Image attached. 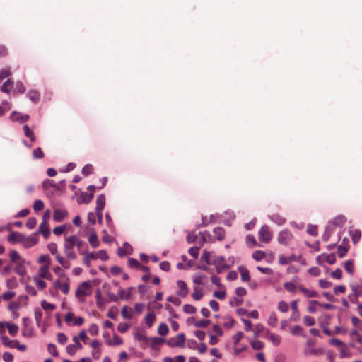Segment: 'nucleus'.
<instances>
[{"instance_id":"21","label":"nucleus","mask_w":362,"mask_h":362,"mask_svg":"<svg viewBox=\"0 0 362 362\" xmlns=\"http://www.w3.org/2000/svg\"><path fill=\"white\" fill-rule=\"evenodd\" d=\"M132 251V247L129 244L125 243L123 247H119L117 250V255L119 257H124L127 254H130Z\"/></svg>"},{"instance_id":"8","label":"nucleus","mask_w":362,"mask_h":362,"mask_svg":"<svg viewBox=\"0 0 362 362\" xmlns=\"http://www.w3.org/2000/svg\"><path fill=\"white\" fill-rule=\"evenodd\" d=\"M211 263L216 267L218 273H221L228 269L227 263L221 256H214Z\"/></svg>"},{"instance_id":"1","label":"nucleus","mask_w":362,"mask_h":362,"mask_svg":"<svg viewBox=\"0 0 362 362\" xmlns=\"http://www.w3.org/2000/svg\"><path fill=\"white\" fill-rule=\"evenodd\" d=\"M92 286L89 281H83L80 284L76 290L75 296L76 298H79L81 302H83L84 300L81 299L85 296H89L92 293Z\"/></svg>"},{"instance_id":"59","label":"nucleus","mask_w":362,"mask_h":362,"mask_svg":"<svg viewBox=\"0 0 362 362\" xmlns=\"http://www.w3.org/2000/svg\"><path fill=\"white\" fill-rule=\"evenodd\" d=\"M15 296V293L11 291H7L1 295V298L4 300H9Z\"/></svg>"},{"instance_id":"16","label":"nucleus","mask_w":362,"mask_h":362,"mask_svg":"<svg viewBox=\"0 0 362 362\" xmlns=\"http://www.w3.org/2000/svg\"><path fill=\"white\" fill-rule=\"evenodd\" d=\"M37 243V236L35 234H33L31 236L25 235L23 242L22 244L25 247H30L36 245Z\"/></svg>"},{"instance_id":"37","label":"nucleus","mask_w":362,"mask_h":362,"mask_svg":"<svg viewBox=\"0 0 362 362\" xmlns=\"http://www.w3.org/2000/svg\"><path fill=\"white\" fill-rule=\"evenodd\" d=\"M303 328L300 325H295L291 328V332L293 335H301L303 337H306L305 334L302 333Z\"/></svg>"},{"instance_id":"19","label":"nucleus","mask_w":362,"mask_h":362,"mask_svg":"<svg viewBox=\"0 0 362 362\" xmlns=\"http://www.w3.org/2000/svg\"><path fill=\"white\" fill-rule=\"evenodd\" d=\"M81 255H83V262L87 267H90L92 260L96 259L95 254L94 252H89L88 250L86 251L85 254H81Z\"/></svg>"},{"instance_id":"49","label":"nucleus","mask_w":362,"mask_h":362,"mask_svg":"<svg viewBox=\"0 0 362 362\" xmlns=\"http://www.w3.org/2000/svg\"><path fill=\"white\" fill-rule=\"evenodd\" d=\"M333 231V227H332L329 224L326 227L325 231L323 235V240L325 241H327Z\"/></svg>"},{"instance_id":"61","label":"nucleus","mask_w":362,"mask_h":362,"mask_svg":"<svg viewBox=\"0 0 362 362\" xmlns=\"http://www.w3.org/2000/svg\"><path fill=\"white\" fill-rule=\"evenodd\" d=\"M37 224V219L35 217H30L26 222V226L29 229H33Z\"/></svg>"},{"instance_id":"9","label":"nucleus","mask_w":362,"mask_h":362,"mask_svg":"<svg viewBox=\"0 0 362 362\" xmlns=\"http://www.w3.org/2000/svg\"><path fill=\"white\" fill-rule=\"evenodd\" d=\"M177 291L176 292L177 295L181 298H185L188 293L189 288L185 281L182 280H178L177 281Z\"/></svg>"},{"instance_id":"39","label":"nucleus","mask_w":362,"mask_h":362,"mask_svg":"<svg viewBox=\"0 0 362 362\" xmlns=\"http://www.w3.org/2000/svg\"><path fill=\"white\" fill-rule=\"evenodd\" d=\"M344 265L346 271L349 274H353L354 272V262L352 260H347L344 262Z\"/></svg>"},{"instance_id":"31","label":"nucleus","mask_w":362,"mask_h":362,"mask_svg":"<svg viewBox=\"0 0 362 362\" xmlns=\"http://www.w3.org/2000/svg\"><path fill=\"white\" fill-rule=\"evenodd\" d=\"M6 325L11 335L15 336L17 334L18 327L16 325L11 322H6Z\"/></svg>"},{"instance_id":"54","label":"nucleus","mask_w":362,"mask_h":362,"mask_svg":"<svg viewBox=\"0 0 362 362\" xmlns=\"http://www.w3.org/2000/svg\"><path fill=\"white\" fill-rule=\"evenodd\" d=\"M41 306L45 310H53L56 308V306L54 304L47 303L46 300H42L41 302Z\"/></svg>"},{"instance_id":"27","label":"nucleus","mask_w":362,"mask_h":362,"mask_svg":"<svg viewBox=\"0 0 362 362\" xmlns=\"http://www.w3.org/2000/svg\"><path fill=\"white\" fill-rule=\"evenodd\" d=\"M239 271L240 272L241 280L243 281H248L250 279L249 272L246 268L240 267Z\"/></svg>"},{"instance_id":"52","label":"nucleus","mask_w":362,"mask_h":362,"mask_svg":"<svg viewBox=\"0 0 362 362\" xmlns=\"http://www.w3.org/2000/svg\"><path fill=\"white\" fill-rule=\"evenodd\" d=\"M93 166L90 164H87L83 168L82 174L85 176H87V175L93 173Z\"/></svg>"},{"instance_id":"43","label":"nucleus","mask_w":362,"mask_h":362,"mask_svg":"<svg viewBox=\"0 0 362 362\" xmlns=\"http://www.w3.org/2000/svg\"><path fill=\"white\" fill-rule=\"evenodd\" d=\"M95 254L96 259H100L103 261H106L109 259V256L105 250H100Z\"/></svg>"},{"instance_id":"23","label":"nucleus","mask_w":362,"mask_h":362,"mask_svg":"<svg viewBox=\"0 0 362 362\" xmlns=\"http://www.w3.org/2000/svg\"><path fill=\"white\" fill-rule=\"evenodd\" d=\"M105 205V197L104 194H100L96 199L95 211H103Z\"/></svg>"},{"instance_id":"6","label":"nucleus","mask_w":362,"mask_h":362,"mask_svg":"<svg viewBox=\"0 0 362 362\" xmlns=\"http://www.w3.org/2000/svg\"><path fill=\"white\" fill-rule=\"evenodd\" d=\"M272 238V234L269 226L264 225L259 230L258 238L259 241L264 243H268Z\"/></svg>"},{"instance_id":"12","label":"nucleus","mask_w":362,"mask_h":362,"mask_svg":"<svg viewBox=\"0 0 362 362\" xmlns=\"http://www.w3.org/2000/svg\"><path fill=\"white\" fill-rule=\"evenodd\" d=\"M346 221V218L344 215H339L329 222L332 226L343 227Z\"/></svg>"},{"instance_id":"13","label":"nucleus","mask_w":362,"mask_h":362,"mask_svg":"<svg viewBox=\"0 0 362 362\" xmlns=\"http://www.w3.org/2000/svg\"><path fill=\"white\" fill-rule=\"evenodd\" d=\"M265 338L270 341L274 346H278L281 341L280 335L267 331Z\"/></svg>"},{"instance_id":"41","label":"nucleus","mask_w":362,"mask_h":362,"mask_svg":"<svg viewBox=\"0 0 362 362\" xmlns=\"http://www.w3.org/2000/svg\"><path fill=\"white\" fill-rule=\"evenodd\" d=\"M339 350L340 351L339 357L341 358L350 357L351 354L349 353L348 348L346 346L345 344H344L341 348H339Z\"/></svg>"},{"instance_id":"20","label":"nucleus","mask_w":362,"mask_h":362,"mask_svg":"<svg viewBox=\"0 0 362 362\" xmlns=\"http://www.w3.org/2000/svg\"><path fill=\"white\" fill-rule=\"evenodd\" d=\"M88 242L93 248L100 246V241L95 232H92L88 237Z\"/></svg>"},{"instance_id":"32","label":"nucleus","mask_w":362,"mask_h":362,"mask_svg":"<svg viewBox=\"0 0 362 362\" xmlns=\"http://www.w3.org/2000/svg\"><path fill=\"white\" fill-rule=\"evenodd\" d=\"M93 197L94 195L93 192H90L89 194L83 192L81 194L80 199H81V202L88 204L92 201Z\"/></svg>"},{"instance_id":"2","label":"nucleus","mask_w":362,"mask_h":362,"mask_svg":"<svg viewBox=\"0 0 362 362\" xmlns=\"http://www.w3.org/2000/svg\"><path fill=\"white\" fill-rule=\"evenodd\" d=\"M70 241L73 244L74 247L78 249L80 255L85 254L86 251L88 250V246L86 242L79 238L78 236L73 235L69 237Z\"/></svg>"},{"instance_id":"24","label":"nucleus","mask_w":362,"mask_h":362,"mask_svg":"<svg viewBox=\"0 0 362 362\" xmlns=\"http://www.w3.org/2000/svg\"><path fill=\"white\" fill-rule=\"evenodd\" d=\"M213 233L215 235V238L218 240H222L225 238V230L223 228L216 227L214 229Z\"/></svg>"},{"instance_id":"22","label":"nucleus","mask_w":362,"mask_h":362,"mask_svg":"<svg viewBox=\"0 0 362 362\" xmlns=\"http://www.w3.org/2000/svg\"><path fill=\"white\" fill-rule=\"evenodd\" d=\"M67 215V212L64 210L56 209L54 212L53 218L57 222L62 221Z\"/></svg>"},{"instance_id":"64","label":"nucleus","mask_w":362,"mask_h":362,"mask_svg":"<svg viewBox=\"0 0 362 362\" xmlns=\"http://www.w3.org/2000/svg\"><path fill=\"white\" fill-rule=\"evenodd\" d=\"M303 322L308 326H313L315 324V320L309 315L303 317Z\"/></svg>"},{"instance_id":"62","label":"nucleus","mask_w":362,"mask_h":362,"mask_svg":"<svg viewBox=\"0 0 362 362\" xmlns=\"http://www.w3.org/2000/svg\"><path fill=\"white\" fill-rule=\"evenodd\" d=\"M68 226L66 225H62V226H57L55 227L54 229H53V233L56 235H62L65 229L67 228Z\"/></svg>"},{"instance_id":"63","label":"nucleus","mask_w":362,"mask_h":362,"mask_svg":"<svg viewBox=\"0 0 362 362\" xmlns=\"http://www.w3.org/2000/svg\"><path fill=\"white\" fill-rule=\"evenodd\" d=\"M47 248L49 250V251L52 254V255H57L58 253V249H57V245L54 243H50L47 245Z\"/></svg>"},{"instance_id":"55","label":"nucleus","mask_w":362,"mask_h":362,"mask_svg":"<svg viewBox=\"0 0 362 362\" xmlns=\"http://www.w3.org/2000/svg\"><path fill=\"white\" fill-rule=\"evenodd\" d=\"M33 156L35 159L42 158L45 156L41 148L38 147L33 151Z\"/></svg>"},{"instance_id":"7","label":"nucleus","mask_w":362,"mask_h":362,"mask_svg":"<svg viewBox=\"0 0 362 362\" xmlns=\"http://www.w3.org/2000/svg\"><path fill=\"white\" fill-rule=\"evenodd\" d=\"M63 279L64 281L60 279L56 280L54 282V287L56 289L61 290L64 294L67 295L70 290L69 279L67 277Z\"/></svg>"},{"instance_id":"53","label":"nucleus","mask_w":362,"mask_h":362,"mask_svg":"<svg viewBox=\"0 0 362 362\" xmlns=\"http://www.w3.org/2000/svg\"><path fill=\"white\" fill-rule=\"evenodd\" d=\"M17 265L15 267V272L19 275L23 276L25 274L26 270L22 264L20 262L16 263Z\"/></svg>"},{"instance_id":"35","label":"nucleus","mask_w":362,"mask_h":362,"mask_svg":"<svg viewBox=\"0 0 362 362\" xmlns=\"http://www.w3.org/2000/svg\"><path fill=\"white\" fill-rule=\"evenodd\" d=\"M12 86H13L12 81L11 79H8L6 81H5L4 83V84L2 85L1 88V90L2 92L8 93H10Z\"/></svg>"},{"instance_id":"3","label":"nucleus","mask_w":362,"mask_h":362,"mask_svg":"<svg viewBox=\"0 0 362 362\" xmlns=\"http://www.w3.org/2000/svg\"><path fill=\"white\" fill-rule=\"evenodd\" d=\"M64 252L69 259L74 260L77 259V255L74 251V247L70 241L69 237L66 238L64 240Z\"/></svg>"},{"instance_id":"30","label":"nucleus","mask_w":362,"mask_h":362,"mask_svg":"<svg viewBox=\"0 0 362 362\" xmlns=\"http://www.w3.org/2000/svg\"><path fill=\"white\" fill-rule=\"evenodd\" d=\"M1 342L4 346L10 348H14L15 344H16V340H11L6 336H3L1 337Z\"/></svg>"},{"instance_id":"40","label":"nucleus","mask_w":362,"mask_h":362,"mask_svg":"<svg viewBox=\"0 0 362 362\" xmlns=\"http://www.w3.org/2000/svg\"><path fill=\"white\" fill-rule=\"evenodd\" d=\"M352 241L356 244L361 239V232L359 230H354L351 233Z\"/></svg>"},{"instance_id":"4","label":"nucleus","mask_w":362,"mask_h":362,"mask_svg":"<svg viewBox=\"0 0 362 362\" xmlns=\"http://www.w3.org/2000/svg\"><path fill=\"white\" fill-rule=\"evenodd\" d=\"M293 239V235L288 229H284L280 231L277 237L278 243L283 245H289Z\"/></svg>"},{"instance_id":"34","label":"nucleus","mask_w":362,"mask_h":362,"mask_svg":"<svg viewBox=\"0 0 362 362\" xmlns=\"http://www.w3.org/2000/svg\"><path fill=\"white\" fill-rule=\"evenodd\" d=\"M165 340L160 337H153L151 339V348L153 349H158L159 346H160Z\"/></svg>"},{"instance_id":"11","label":"nucleus","mask_w":362,"mask_h":362,"mask_svg":"<svg viewBox=\"0 0 362 362\" xmlns=\"http://www.w3.org/2000/svg\"><path fill=\"white\" fill-rule=\"evenodd\" d=\"M10 117H11V120L15 121V122H18L20 123L26 122L30 119L29 115H27V114L23 115L16 111H13L11 114Z\"/></svg>"},{"instance_id":"14","label":"nucleus","mask_w":362,"mask_h":362,"mask_svg":"<svg viewBox=\"0 0 362 362\" xmlns=\"http://www.w3.org/2000/svg\"><path fill=\"white\" fill-rule=\"evenodd\" d=\"M25 235L18 232H11L8 236V240L13 243H23Z\"/></svg>"},{"instance_id":"45","label":"nucleus","mask_w":362,"mask_h":362,"mask_svg":"<svg viewBox=\"0 0 362 362\" xmlns=\"http://www.w3.org/2000/svg\"><path fill=\"white\" fill-rule=\"evenodd\" d=\"M277 321L278 319L275 313H272L268 317L267 323L272 327H275L276 326Z\"/></svg>"},{"instance_id":"42","label":"nucleus","mask_w":362,"mask_h":362,"mask_svg":"<svg viewBox=\"0 0 362 362\" xmlns=\"http://www.w3.org/2000/svg\"><path fill=\"white\" fill-rule=\"evenodd\" d=\"M169 329L166 324L161 323L158 328V333L161 336H165L168 333Z\"/></svg>"},{"instance_id":"17","label":"nucleus","mask_w":362,"mask_h":362,"mask_svg":"<svg viewBox=\"0 0 362 362\" xmlns=\"http://www.w3.org/2000/svg\"><path fill=\"white\" fill-rule=\"evenodd\" d=\"M298 289L307 298H313L317 296V293L316 291L308 289L300 284H298Z\"/></svg>"},{"instance_id":"29","label":"nucleus","mask_w":362,"mask_h":362,"mask_svg":"<svg viewBox=\"0 0 362 362\" xmlns=\"http://www.w3.org/2000/svg\"><path fill=\"white\" fill-rule=\"evenodd\" d=\"M144 320L148 327H151L156 320V315L153 313H149L145 316Z\"/></svg>"},{"instance_id":"47","label":"nucleus","mask_w":362,"mask_h":362,"mask_svg":"<svg viewBox=\"0 0 362 362\" xmlns=\"http://www.w3.org/2000/svg\"><path fill=\"white\" fill-rule=\"evenodd\" d=\"M265 257V253L262 250H256L252 254V257L256 261H260Z\"/></svg>"},{"instance_id":"58","label":"nucleus","mask_w":362,"mask_h":362,"mask_svg":"<svg viewBox=\"0 0 362 362\" xmlns=\"http://www.w3.org/2000/svg\"><path fill=\"white\" fill-rule=\"evenodd\" d=\"M88 331L92 336H96L99 332L98 326L96 324L93 323L89 326Z\"/></svg>"},{"instance_id":"48","label":"nucleus","mask_w":362,"mask_h":362,"mask_svg":"<svg viewBox=\"0 0 362 362\" xmlns=\"http://www.w3.org/2000/svg\"><path fill=\"white\" fill-rule=\"evenodd\" d=\"M10 257L13 262L14 263H18L21 260V256L19 255L18 252L16 250H11L10 252Z\"/></svg>"},{"instance_id":"60","label":"nucleus","mask_w":362,"mask_h":362,"mask_svg":"<svg viewBox=\"0 0 362 362\" xmlns=\"http://www.w3.org/2000/svg\"><path fill=\"white\" fill-rule=\"evenodd\" d=\"M210 324V320H201L194 323V326L196 327H206Z\"/></svg>"},{"instance_id":"56","label":"nucleus","mask_w":362,"mask_h":362,"mask_svg":"<svg viewBox=\"0 0 362 362\" xmlns=\"http://www.w3.org/2000/svg\"><path fill=\"white\" fill-rule=\"evenodd\" d=\"M348 252V247L346 246L339 245L337 249V254L340 258L344 257Z\"/></svg>"},{"instance_id":"5","label":"nucleus","mask_w":362,"mask_h":362,"mask_svg":"<svg viewBox=\"0 0 362 362\" xmlns=\"http://www.w3.org/2000/svg\"><path fill=\"white\" fill-rule=\"evenodd\" d=\"M185 335L183 333L178 334L175 337L170 338L167 344L170 347H185Z\"/></svg>"},{"instance_id":"26","label":"nucleus","mask_w":362,"mask_h":362,"mask_svg":"<svg viewBox=\"0 0 362 362\" xmlns=\"http://www.w3.org/2000/svg\"><path fill=\"white\" fill-rule=\"evenodd\" d=\"M23 129L25 136L28 138H30V139L32 142H34L35 141V134H34V132H33V130H31L27 124H25L23 127Z\"/></svg>"},{"instance_id":"10","label":"nucleus","mask_w":362,"mask_h":362,"mask_svg":"<svg viewBox=\"0 0 362 362\" xmlns=\"http://www.w3.org/2000/svg\"><path fill=\"white\" fill-rule=\"evenodd\" d=\"M34 234L36 236L42 234L45 239L48 238L50 235V229L48 223L42 221L38 230Z\"/></svg>"},{"instance_id":"57","label":"nucleus","mask_w":362,"mask_h":362,"mask_svg":"<svg viewBox=\"0 0 362 362\" xmlns=\"http://www.w3.org/2000/svg\"><path fill=\"white\" fill-rule=\"evenodd\" d=\"M25 91V88L21 82H17L16 84L15 89L13 90V93H23Z\"/></svg>"},{"instance_id":"46","label":"nucleus","mask_w":362,"mask_h":362,"mask_svg":"<svg viewBox=\"0 0 362 362\" xmlns=\"http://www.w3.org/2000/svg\"><path fill=\"white\" fill-rule=\"evenodd\" d=\"M203 295L202 290L199 288L195 287L192 297L195 300H199L202 298Z\"/></svg>"},{"instance_id":"44","label":"nucleus","mask_w":362,"mask_h":362,"mask_svg":"<svg viewBox=\"0 0 362 362\" xmlns=\"http://www.w3.org/2000/svg\"><path fill=\"white\" fill-rule=\"evenodd\" d=\"M49 272V266L48 264H45L39 269V276L44 279L46 275Z\"/></svg>"},{"instance_id":"33","label":"nucleus","mask_w":362,"mask_h":362,"mask_svg":"<svg viewBox=\"0 0 362 362\" xmlns=\"http://www.w3.org/2000/svg\"><path fill=\"white\" fill-rule=\"evenodd\" d=\"M284 287L287 291L295 293L298 289V284H295L293 282H285Z\"/></svg>"},{"instance_id":"50","label":"nucleus","mask_w":362,"mask_h":362,"mask_svg":"<svg viewBox=\"0 0 362 362\" xmlns=\"http://www.w3.org/2000/svg\"><path fill=\"white\" fill-rule=\"evenodd\" d=\"M35 319L37 324L40 325L42 320V312L40 308H36L34 312Z\"/></svg>"},{"instance_id":"38","label":"nucleus","mask_w":362,"mask_h":362,"mask_svg":"<svg viewBox=\"0 0 362 362\" xmlns=\"http://www.w3.org/2000/svg\"><path fill=\"white\" fill-rule=\"evenodd\" d=\"M250 344L254 350H262L264 346V344L259 340L250 341Z\"/></svg>"},{"instance_id":"36","label":"nucleus","mask_w":362,"mask_h":362,"mask_svg":"<svg viewBox=\"0 0 362 362\" xmlns=\"http://www.w3.org/2000/svg\"><path fill=\"white\" fill-rule=\"evenodd\" d=\"M107 344L109 346H116L122 344V339L119 337L118 335L115 334L114 335L112 340H109L107 341Z\"/></svg>"},{"instance_id":"51","label":"nucleus","mask_w":362,"mask_h":362,"mask_svg":"<svg viewBox=\"0 0 362 362\" xmlns=\"http://www.w3.org/2000/svg\"><path fill=\"white\" fill-rule=\"evenodd\" d=\"M44 202L40 199L35 201L33 205V208L35 211H41L44 209Z\"/></svg>"},{"instance_id":"25","label":"nucleus","mask_w":362,"mask_h":362,"mask_svg":"<svg viewBox=\"0 0 362 362\" xmlns=\"http://www.w3.org/2000/svg\"><path fill=\"white\" fill-rule=\"evenodd\" d=\"M28 98L35 103H37L40 99V93L35 90H31L27 93Z\"/></svg>"},{"instance_id":"28","label":"nucleus","mask_w":362,"mask_h":362,"mask_svg":"<svg viewBox=\"0 0 362 362\" xmlns=\"http://www.w3.org/2000/svg\"><path fill=\"white\" fill-rule=\"evenodd\" d=\"M270 219L274 223H275L276 224H277L279 226L283 225L286 221V219L279 214H273V215L270 216Z\"/></svg>"},{"instance_id":"15","label":"nucleus","mask_w":362,"mask_h":362,"mask_svg":"<svg viewBox=\"0 0 362 362\" xmlns=\"http://www.w3.org/2000/svg\"><path fill=\"white\" fill-rule=\"evenodd\" d=\"M23 327L22 328V334L24 337H30L33 334V327L30 325V321L27 318H23Z\"/></svg>"},{"instance_id":"18","label":"nucleus","mask_w":362,"mask_h":362,"mask_svg":"<svg viewBox=\"0 0 362 362\" xmlns=\"http://www.w3.org/2000/svg\"><path fill=\"white\" fill-rule=\"evenodd\" d=\"M351 289L353 291L352 295L349 296V299H351L353 297L355 300H357V298L358 296H362V285L361 284H354L351 286Z\"/></svg>"}]
</instances>
